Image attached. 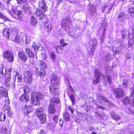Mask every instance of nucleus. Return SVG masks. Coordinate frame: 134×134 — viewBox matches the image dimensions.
Here are the masks:
<instances>
[{
  "label": "nucleus",
  "instance_id": "19",
  "mask_svg": "<svg viewBox=\"0 0 134 134\" xmlns=\"http://www.w3.org/2000/svg\"><path fill=\"white\" fill-rule=\"evenodd\" d=\"M20 100L22 102L26 103L29 100V97L26 94H23L20 98Z\"/></svg>",
  "mask_w": 134,
  "mask_h": 134
},
{
  "label": "nucleus",
  "instance_id": "2",
  "mask_svg": "<svg viewBox=\"0 0 134 134\" xmlns=\"http://www.w3.org/2000/svg\"><path fill=\"white\" fill-rule=\"evenodd\" d=\"M131 96L129 97H125L122 98V101L124 105L130 104L132 107H134V89H132Z\"/></svg>",
  "mask_w": 134,
  "mask_h": 134
},
{
  "label": "nucleus",
  "instance_id": "31",
  "mask_svg": "<svg viewBox=\"0 0 134 134\" xmlns=\"http://www.w3.org/2000/svg\"><path fill=\"white\" fill-rule=\"evenodd\" d=\"M15 14H16L18 18L20 20H23L22 18V12L21 11L15 10Z\"/></svg>",
  "mask_w": 134,
  "mask_h": 134
},
{
  "label": "nucleus",
  "instance_id": "17",
  "mask_svg": "<svg viewBox=\"0 0 134 134\" xmlns=\"http://www.w3.org/2000/svg\"><path fill=\"white\" fill-rule=\"evenodd\" d=\"M3 109L5 113L8 114L9 115V116H10L12 115V112L11 110L10 107L8 104H5L3 107Z\"/></svg>",
  "mask_w": 134,
  "mask_h": 134
},
{
  "label": "nucleus",
  "instance_id": "37",
  "mask_svg": "<svg viewBox=\"0 0 134 134\" xmlns=\"http://www.w3.org/2000/svg\"><path fill=\"white\" fill-rule=\"evenodd\" d=\"M43 111V109L42 108H37L36 111V115L37 116H39L41 114H44L42 113Z\"/></svg>",
  "mask_w": 134,
  "mask_h": 134
},
{
  "label": "nucleus",
  "instance_id": "12",
  "mask_svg": "<svg viewBox=\"0 0 134 134\" xmlns=\"http://www.w3.org/2000/svg\"><path fill=\"white\" fill-rule=\"evenodd\" d=\"M35 14L37 17V18L39 20H41L44 18V15L42 11L38 8L36 9Z\"/></svg>",
  "mask_w": 134,
  "mask_h": 134
},
{
  "label": "nucleus",
  "instance_id": "25",
  "mask_svg": "<svg viewBox=\"0 0 134 134\" xmlns=\"http://www.w3.org/2000/svg\"><path fill=\"white\" fill-rule=\"evenodd\" d=\"M54 105L52 104H50L48 106V111L49 113L51 114H53L56 111Z\"/></svg>",
  "mask_w": 134,
  "mask_h": 134
},
{
  "label": "nucleus",
  "instance_id": "18",
  "mask_svg": "<svg viewBox=\"0 0 134 134\" xmlns=\"http://www.w3.org/2000/svg\"><path fill=\"white\" fill-rule=\"evenodd\" d=\"M22 9L23 11L26 14H28L31 15H32L31 8L28 7L27 5H24Z\"/></svg>",
  "mask_w": 134,
  "mask_h": 134
},
{
  "label": "nucleus",
  "instance_id": "9",
  "mask_svg": "<svg viewBox=\"0 0 134 134\" xmlns=\"http://www.w3.org/2000/svg\"><path fill=\"white\" fill-rule=\"evenodd\" d=\"M3 56L5 58L8 59V61L11 62L13 61L14 58L13 54L11 53L10 51L7 50L4 51L3 53Z\"/></svg>",
  "mask_w": 134,
  "mask_h": 134
},
{
  "label": "nucleus",
  "instance_id": "8",
  "mask_svg": "<svg viewBox=\"0 0 134 134\" xmlns=\"http://www.w3.org/2000/svg\"><path fill=\"white\" fill-rule=\"evenodd\" d=\"M113 94L115 98H120L123 96L124 92L122 88H116L113 90Z\"/></svg>",
  "mask_w": 134,
  "mask_h": 134
},
{
  "label": "nucleus",
  "instance_id": "4",
  "mask_svg": "<svg viewBox=\"0 0 134 134\" xmlns=\"http://www.w3.org/2000/svg\"><path fill=\"white\" fill-rule=\"evenodd\" d=\"M8 95V91L5 88L2 87H0V97H1L2 96H3L6 97L5 99V104H8V105L10 103L9 100L8 99V97H7Z\"/></svg>",
  "mask_w": 134,
  "mask_h": 134
},
{
  "label": "nucleus",
  "instance_id": "11",
  "mask_svg": "<svg viewBox=\"0 0 134 134\" xmlns=\"http://www.w3.org/2000/svg\"><path fill=\"white\" fill-rule=\"evenodd\" d=\"M18 55L19 59L24 62H26L28 58L27 55L23 51L19 52Z\"/></svg>",
  "mask_w": 134,
  "mask_h": 134
},
{
  "label": "nucleus",
  "instance_id": "33",
  "mask_svg": "<svg viewBox=\"0 0 134 134\" xmlns=\"http://www.w3.org/2000/svg\"><path fill=\"white\" fill-rule=\"evenodd\" d=\"M63 118L64 120L66 121H68L70 120V117L68 113L64 112L63 113Z\"/></svg>",
  "mask_w": 134,
  "mask_h": 134
},
{
  "label": "nucleus",
  "instance_id": "10",
  "mask_svg": "<svg viewBox=\"0 0 134 134\" xmlns=\"http://www.w3.org/2000/svg\"><path fill=\"white\" fill-rule=\"evenodd\" d=\"M50 81L52 85L57 86L60 84V81L58 78L55 75L52 74L50 77Z\"/></svg>",
  "mask_w": 134,
  "mask_h": 134
},
{
  "label": "nucleus",
  "instance_id": "59",
  "mask_svg": "<svg viewBox=\"0 0 134 134\" xmlns=\"http://www.w3.org/2000/svg\"><path fill=\"white\" fill-rule=\"evenodd\" d=\"M24 88H25L24 89V91L25 93V94H26L30 90V89L28 87H25V88L24 86Z\"/></svg>",
  "mask_w": 134,
  "mask_h": 134
},
{
  "label": "nucleus",
  "instance_id": "57",
  "mask_svg": "<svg viewBox=\"0 0 134 134\" xmlns=\"http://www.w3.org/2000/svg\"><path fill=\"white\" fill-rule=\"evenodd\" d=\"M51 58L52 61H54L55 60V55L53 52H52Z\"/></svg>",
  "mask_w": 134,
  "mask_h": 134
},
{
  "label": "nucleus",
  "instance_id": "45",
  "mask_svg": "<svg viewBox=\"0 0 134 134\" xmlns=\"http://www.w3.org/2000/svg\"><path fill=\"white\" fill-rule=\"evenodd\" d=\"M121 118V117L119 115L116 114L113 117L112 119L115 121H118L120 120Z\"/></svg>",
  "mask_w": 134,
  "mask_h": 134
},
{
  "label": "nucleus",
  "instance_id": "61",
  "mask_svg": "<svg viewBox=\"0 0 134 134\" xmlns=\"http://www.w3.org/2000/svg\"><path fill=\"white\" fill-rule=\"evenodd\" d=\"M24 38L25 39V42L26 44H28L29 43V40L28 37H26L25 36H23L22 38Z\"/></svg>",
  "mask_w": 134,
  "mask_h": 134
},
{
  "label": "nucleus",
  "instance_id": "3",
  "mask_svg": "<svg viewBox=\"0 0 134 134\" xmlns=\"http://www.w3.org/2000/svg\"><path fill=\"white\" fill-rule=\"evenodd\" d=\"M4 67L3 66H2L0 69V78L2 77H4L5 76L6 77V80L5 82L8 84L9 81L10 80V75L11 72L12 71V69H8V72L7 73H5V72L3 73V70H4Z\"/></svg>",
  "mask_w": 134,
  "mask_h": 134
},
{
  "label": "nucleus",
  "instance_id": "35",
  "mask_svg": "<svg viewBox=\"0 0 134 134\" xmlns=\"http://www.w3.org/2000/svg\"><path fill=\"white\" fill-rule=\"evenodd\" d=\"M30 23L33 26H36L37 23V19L33 16H31L30 20Z\"/></svg>",
  "mask_w": 134,
  "mask_h": 134
},
{
  "label": "nucleus",
  "instance_id": "51",
  "mask_svg": "<svg viewBox=\"0 0 134 134\" xmlns=\"http://www.w3.org/2000/svg\"><path fill=\"white\" fill-rule=\"evenodd\" d=\"M70 98L71 101L72 105H73L75 103L74 96L72 94H71L70 96Z\"/></svg>",
  "mask_w": 134,
  "mask_h": 134
},
{
  "label": "nucleus",
  "instance_id": "62",
  "mask_svg": "<svg viewBox=\"0 0 134 134\" xmlns=\"http://www.w3.org/2000/svg\"><path fill=\"white\" fill-rule=\"evenodd\" d=\"M35 72L38 75L40 71H39V69L37 67H35L34 68Z\"/></svg>",
  "mask_w": 134,
  "mask_h": 134
},
{
  "label": "nucleus",
  "instance_id": "64",
  "mask_svg": "<svg viewBox=\"0 0 134 134\" xmlns=\"http://www.w3.org/2000/svg\"><path fill=\"white\" fill-rule=\"evenodd\" d=\"M59 124L60 126L61 127H62L63 126V121L61 119H60L59 120Z\"/></svg>",
  "mask_w": 134,
  "mask_h": 134
},
{
  "label": "nucleus",
  "instance_id": "49",
  "mask_svg": "<svg viewBox=\"0 0 134 134\" xmlns=\"http://www.w3.org/2000/svg\"><path fill=\"white\" fill-rule=\"evenodd\" d=\"M106 102L107 103V105L109 107H112L113 106H114V105L108 99H107Z\"/></svg>",
  "mask_w": 134,
  "mask_h": 134
},
{
  "label": "nucleus",
  "instance_id": "46",
  "mask_svg": "<svg viewBox=\"0 0 134 134\" xmlns=\"http://www.w3.org/2000/svg\"><path fill=\"white\" fill-rule=\"evenodd\" d=\"M60 43V44L63 47H64L66 45H68V44L65 43L64 42V40L63 39H61L59 41Z\"/></svg>",
  "mask_w": 134,
  "mask_h": 134
},
{
  "label": "nucleus",
  "instance_id": "15",
  "mask_svg": "<svg viewBox=\"0 0 134 134\" xmlns=\"http://www.w3.org/2000/svg\"><path fill=\"white\" fill-rule=\"evenodd\" d=\"M71 23V21L68 16L63 18L61 21V25L62 26H68Z\"/></svg>",
  "mask_w": 134,
  "mask_h": 134
},
{
  "label": "nucleus",
  "instance_id": "43",
  "mask_svg": "<svg viewBox=\"0 0 134 134\" xmlns=\"http://www.w3.org/2000/svg\"><path fill=\"white\" fill-rule=\"evenodd\" d=\"M39 44L36 42L34 43L32 45V46L35 51H37L38 50V45Z\"/></svg>",
  "mask_w": 134,
  "mask_h": 134
},
{
  "label": "nucleus",
  "instance_id": "48",
  "mask_svg": "<svg viewBox=\"0 0 134 134\" xmlns=\"http://www.w3.org/2000/svg\"><path fill=\"white\" fill-rule=\"evenodd\" d=\"M1 131L3 133H5V134H7L6 133H7V129L4 127H2L1 129Z\"/></svg>",
  "mask_w": 134,
  "mask_h": 134
},
{
  "label": "nucleus",
  "instance_id": "55",
  "mask_svg": "<svg viewBox=\"0 0 134 134\" xmlns=\"http://www.w3.org/2000/svg\"><path fill=\"white\" fill-rule=\"evenodd\" d=\"M45 26L46 27L48 28V31L49 32L50 31L52 30V29L51 28V25H49L48 24L46 23L45 24Z\"/></svg>",
  "mask_w": 134,
  "mask_h": 134
},
{
  "label": "nucleus",
  "instance_id": "27",
  "mask_svg": "<svg viewBox=\"0 0 134 134\" xmlns=\"http://www.w3.org/2000/svg\"><path fill=\"white\" fill-rule=\"evenodd\" d=\"M95 115L96 116L100 119L102 118L103 117L106 116L105 114L103 112H101L99 113L98 111L95 112Z\"/></svg>",
  "mask_w": 134,
  "mask_h": 134
},
{
  "label": "nucleus",
  "instance_id": "23",
  "mask_svg": "<svg viewBox=\"0 0 134 134\" xmlns=\"http://www.w3.org/2000/svg\"><path fill=\"white\" fill-rule=\"evenodd\" d=\"M9 31L10 29H9L6 28L4 29L3 31L4 36L8 39L9 38Z\"/></svg>",
  "mask_w": 134,
  "mask_h": 134
},
{
  "label": "nucleus",
  "instance_id": "14",
  "mask_svg": "<svg viewBox=\"0 0 134 134\" xmlns=\"http://www.w3.org/2000/svg\"><path fill=\"white\" fill-rule=\"evenodd\" d=\"M126 14L123 12H120L118 14L117 19L118 21L120 22L124 21L126 18Z\"/></svg>",
  "mask_w": 134,
  "mask_h": 134
},
{
  "label": "nucleus",
  "instance_id": "21",
  "mask_svg": "<svg viewBox=\"0 0 134 134\" xmlns=\"http://www.w3.org/2000/svg\"><path fill=\"white\" fill-rule=\"evenodd\" d=\"M89 9L92 15H94L95 14L96 15H97V14H96V8L94 5H90L89 7Z\"/></svg>",
  "mask_w": 134,
  "mask_h": 134
},
{
  "label": "nucleus",
  "instance_id": "1",
  "mask_svg": "<svg viewBox=\"0 0 134 134\" xmlns=\"http://www.w3.org/2000/svg\"><path fill=\"white\" fill-rule=\"evenodd\" d=\"M43 97L42 93L39 92H33L31 94V101L29 104H27L25 105L23 110V113L25 115H27L33 109L32 104L36 105H38L40 104L39 101L42 99Z\"/></svg>",
  "mask_w": 134,
  "mask_h": 134
},
{
  "label": "nucleus",
  "instance_id": "32",
  "mask_svg": "<svg viewBox=\"0 0 134 134\" xmlns=\"http://www.w3.org/2000/svg\"><path fill=\"white\" fill-rule=\"evenodd\" d=\"M132 37L133 38L132 39H129L128 40V43L129 45L132 46L134 43V27L132 29Z\"/></svg>",
  "mask_w": 134,
  "mask_h": 134
},
{
  "label": "nucleus",
  "instance_id": "34",
  "mask_svg": "<svg viewBox=\"0 0 134 134\" xmlns=\"http://www.w3.org/2000/svg\"><path fill=\"white\" fill-rule=\"evenodd\" d=\"M39 65H40L41 70H45L47 68L46 63L43 61H40V63Z\"/></svg>",
  "mask_w": 134,
  "mask_h": 134
},
{
  "label": "nucleus",
  "instance_id": "6",
  "mask_svg": "<svg viewBox=\"0 0 134 134\" xmlns=\"http://www.w3.org/2000/svg\"><path fill=\"white\" fill-rule=\"evenodd\" d=\"M94 74L96 79V80H94L93 81V83L94 85H96L99 82V79L100 76H102L103 78H104L105 77L97 69L95 70Z\"/></svg>",
  "mask_w": 134,
  "mask_h": 134
},
{
  "label": "nucleus",
  "instance_id": "53",
  "mask_svg": "<svg viewBox=\"0 0 134 134\" xmlns=\"http://www.w3.org/2000/svg\"><path fill=\"white\" fill-rule=\"evenodd\" d=\"M55 48L56 50V52L58 53H59L60 50L61 51L62 50V48L61 47V46H56L55 47Z\"/></svg>",
  "mask_w": 134,
  "mask_h": 134
},
{
  "label": "nucleus",
  "instance_id": "56",
  "mask_svg": "<svg viewBox=\"0 0 134 134\" xmlns=\"http://www.w3.org/2000/svg\"><path fill=\"white\" fill-rule=\"evenodd\" d=\"M107 81L110 84L111 83L112 80L111 77L109 75H107L106 76Z\"/></svg>",
  "mask_w": 134,
  "mask_h": 134
},
{
  "label": "nucleus",
  "instance_id": "13",
  "mask_svg": "<svg viewBox=\"0 0 134 134\" xmlns=\"http://www.w3.org/2000/svg\"><path fill=\"white\" fill-rule=\"evenodd\" d=\"M38 3L39 7L42 9L43 12H45L48 10V7L46 5L45 1L40 0Z\"/></svg>",
  "mask_w": 134,
  "mask_h": 134
},
{
  "label": "nucleus",
  "instance_id": "16",
  "mask_svg": "<svg viewBox=\"0 0 134 134\" xmlns=\"http://www.w3.org/2000/svg\"><path fill=\"white\" fill-rule=\"evenodd\" d=\"M54 85H51L49 86L50 91L53 95H57L58 93V88Z\"/></svg>",
  "mask_w": 134,
  "mask_h": 134
},
{
  "label": "nucleus",
  "instance_id": "41",
  "mask_svg": "<svg viewBox=\"0 0 134 134\" xmlns=\"http://www.w3.org/2000/svg\"><path fill=\"white\" fill-rule=\"evenodd\" d=\"M129 14L131 17H134V8L132 7L129 8L128 10Z\"/></svg>",
  "mask_w": 134,
  "mask_h": 134
},
{
  "label": "nucleus",
  "instance_id": "7",
  "mask_svg": "<svg viewBox=\"0 0 134 134\" xmlns=\"http://www.w3.org/2000/svg\"><path fill=\"white\" fill-rule=\"evenodd\" d=\"M97 42L95 39L91 40L89 42V44L91 47L90 50H88V54L91 56L93 55V53L95 49V47L97 45Z\"/></svg>",
  "mask_w": 134,
  "mask_h": 134
},
{
  "label": "nucleus",
  "instance_id": "26",
  "mask_svg": "<svg viewBox=\"0 0 134 134\" xmlns=\"http://www.w3.org/2000/svg\"><path fill=\"white\" fill-rule=\"evenodd\" d=\"M120 45L119 46V49L118 50L116 48H113V52L115 53V55L119 54L121 52V50L123 48V46L121 44H119Z\"/></svg>",
  "mask_w": 134,
  "mask_h": 134
},
{
  "label": "nucleus",
  "instance_id": "42",
  "mask_svg": "<svg viewBox=\"0 0 134 134\" xmlns=\"http://www.w3.org/2000/svg\"><path fill=\"white\" fill-rule=\"evenodd\" d=\"M20 38L19 36L16 35L14 37V41L15 42L19 43L20 42Z\"/></svg>",
  "mask_w": 134,
  "mask_h": 134
},
{
  "label": "nucleus",
  "instance_id": "28",
  "mask_svg": "<svg viewBox=\"0 0 134 134\" xmlns=\"http://www.w3.org/2000/svg\"><path fill=\"white\" fill-rule=\"evenodd\" d=\"M25 51L29 57L33 58L34 57V54L32 52L31 50L29 48H26L25 49Z\"/></svg>",
  "mask_w": 134,
  "mask_h": 134
},
{
  "label": "nucleus",
  "instance_id": "36",
  "mask_svg": "<svg viewBox=\"0 0 134 134\" xmlns=\"http://www.w3.org/2000/svg\"><path fill=\"white\" fill-rule=\"evenodd\" d=\"M77 114L80 118L85 120L86 118V116L87 115V114L82 113L80 112H78Z\"/></svg>",
  "mask_w": 134,
  "mask_h": 134
},
{
  "label": "nucleus",
  "instance_id": "29",
  "mask_svg": "<svg viewBox=\"0 0 134 134\" xmlns=\"http://www.w3.org/2000/svg\"><path fill=\"white\" fill-rule=\"evenodd\" d=\"M38 117L39 118L41 123L43 124L46 121V115L44 114H41Z\"/></svg>",
  "mask_w": 134,
  "mask_h": 134
},
{
  "label": "nucleus",
  "instance_id": "40",
  "mask_svg": "<svg viewBox=\"0 0 134 134\" xmlns=\"http://www.w3.org/2000/svg\"><path fill=\"white\" fill-rule=\"evenodd\" d=\"M98 101L102 103L103 101L106 102V101H107L106 98L103 96H101L98 97L97 98Z\"/></svg>",
  "mask_w": 134,
  "mask_h": 134
},
{
  "label": "nucleus",
  "instance_id": "54",
  "mask_svg": "<svg viewBox=\"0 0 134 134\" xmlns=\"http://www.w3.org/2000/svg\"><path fill=\"white\" fill-rule=\"evenodd\" d=\"M53 119L54 122L56 123H57L59 119L58 116V115H55L53 116Z\"/></svg>",
  "mask_w": 134,
  "mask_h": 134
},
{
  "label": "nucleus",
  "instance_id": "39",
  "mask_svg": "<svg viewBox=\"0 0 134 134\" xmlns=\"http://www.w3.org/2000/svg\"><path fill=\"white\" fill-rule=\"evenodd\" d=\"M46 75V72L45 70H40V71L38 75L40 76V77L42 78L44 77Z\"/></svg>",
  "mask_w": 134,
  "mask_h": 134
},
{
  "label": "nucleus",
  "instance_id": "58",
  "mask_svg": "<svg viewBox=\"0 0 134 134\" xmlns=\"http://www.w3.org/2000/svg\"><path fill=\"white\" fill-rule=\"evenodd\" d=\"M96 105L97 108L101 109L102 110H105V108L102 105H100L97 104L96 103Z\"/></svg>",
  "mask_w": 134,
  "mask_h": 134
},
{
  "label": "nucleus",
  "instance_id": "60",
  "mask_svg": "<svg viewBox=\"0 0 134 134\" xmlns=\"http://www.w3.org/2000/svg\"><path fill=\"white\" fill-rule=\"evenodd\" d=\"M17 3L19 4L26 2L27 0H16Z\"/></svg>",
  "mask_w": 134,
  "mask_h": 134
},
{
  "label": "nucleus",
  "instance_id": "52",
  "mask_svg": "<svg viewBox=\"0 0 134 134\" xmlns=\"http://www.w3.org/2000/svg\"><path fill=\"white\" fill-rule=\"evenodd\" d=\"M0 17L1 18L3 19H4V20L5 21H8L9 20L8 19L7 17L4 16V15L0 12Z\"/></svg>",
  "mask_w": 134,
  "mask_h": 134
},
{
  "label": "nucleus",
  "instance_id": "63",
  "mask_svg": "<svg viewBox=\"0 0 134 134\" xmlns=\"http://www.w3.org/2000/svg\"><path fill=\"white\" fill-rule=\"evenodd\" d=\"M70 36L76 39H77L79 37L78 35H76L75 34H74L72 35H71Z\"/></svg>",
  "mask_w": 134,
  "mask_h": 134
},
{
  "label": "nucleus",
  "instance_id": "47",
  "mask_svg": "<svg viewBox=\"0 0 134 134\" xmlns=\"http://www.w3.org/2000/svg\"><path fill=\"white\" fill-rule=\"evenodd\" d=\"M104 59H105L106 61H108L111 59V57L109 54H107L104 56Z\"/></svg>",
  "mask_w": 134,
  "mask_h": 134
},
{
  "label": "nucleus",
  "instance_id": "20",
  "mask_svg": "<svg viewBox=\"0 0 134 134\" xmlns=\"http://www.w3.org/2000/svg\"><path fill=\"white\" fill-rule=\"evenodd\" d=\"M16 79H17V82H21L22 80V77L21 75L19 76H15L14 78L13 79V81L12 83L10 84L12 87L14 88L15 86V82Z\"/></svg>",
  "mask_w": 134,
  "mask_h": 134
},
{
  "label": "nucleus",
  "instance_id": "22",
  "mask_svg": "<svg viewBox=\"0 0 134 134\" xmlns=\"http://www.w3.org/2000/svg\"><path fill=\"white\" fill-rule=\"evenodd\" d=\"M51 103L50 104L55 105L58 104L60 102L59 99L57 97H54L52 98L51 100Z\"/></svg>",
  "mask_w": 134,
  "mask_h": 134
},
{
  "label": "nucleus",
  "instance_id": "24",
  "mask_svg": "<svg viewBox=\"0 0 134 134\" xmlns=\"http://www.w3.org/2000/svg\"><path fill=\"white\" fill-rule=\"evenodd\" d=\"M27 124L25 127L28 131H31L35 127L34 125L31 122H29Z\"/></svg>",
  "mask_w": 134,
  "mask_h": 134
},
{
  "label": "nucleus",
  "instance_id": "5",
  "mask_svg": "<svg viewBox=\"0 0 134 134\" xmlns=\"http://www.w3.org/2000/svg\"><path fill=\"white\" fill-rule=\"evenodd\" d=\"M32 72L31 71H27L25 73L24 82L27 84H30L32 80Z\"/></svg>",
  "mask_w": 134,
  "mask_h": 134
},
{
  "label": "nucleus",
  "instance_id": "44",
  "mask_svg": "<svg viewBox=\"0 0 134 134\" xmlns=\"http://www.w3.org/2000/svg\"><path fill=\"white\" fill-rule=\"evenodd\" d=\"M123 31H122L121 33V35H122V37L123 38H124L127 35H129V32L127 30H123Z\"/></svg>",
  "mask_w": 134,
  "mask_h": 134
},
{
  "label": "nucleus",
  "instance_id": "50",
  "mask_svg": "<svg viewBox=\"0 0 134 134\" xmlns=\"http://www.w3.org/2000/svg\"><path fill=\"white\" fill-rule=\"evenodd\" d=\"M93 118L90 115L87 114V115L86 116V118L85 120L88 121H92L93 120Z\"/></svg>",
  "mask_w": 134,
  "mask_h": 134
},
{
  "label": "nucleus",
  "instance_id": "30",
  "mask_svg": "<svg viewBox=\"0 0 134 134\" xmlns=\"http://www.w3.org/2000/svg\"><path fill=\"white\" fill-rule=\"evenodd\" d=\"M129 83V81L128 80L126 79L124 80L122 82V87L125 89L127 88Z\"/></svg>",
  "mask_w": 134,
  "mask_h": 134
},
{
  "label": "nucleus",
  "instance_id": "38",
  "mask_svg": "<svg viewBox=\"0 0 134 134\" xmlns=\"http://www.w3.org/2000/svg\"><path fill=\"white\" fill-rule=\"evenodd\" d=\"M6 116L5 114L0 112V122L5 121Z\"/></svg>",
  "mask_w": 134,
  "mask_h": 134
}]
</instances>
